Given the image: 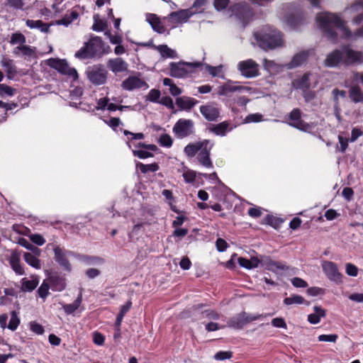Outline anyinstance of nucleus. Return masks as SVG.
Segmentation results:
<instances>
[{"mask_svg": "<svg viewBox=\"0 0 363 363\" xmlns=\"http://www.w3.org/2000/svg\"><path fill=\"white\" fill-rule=\"evenodd\" d=\"M317 21L319 27L325 33L327 38L334 43L337 42L335 28L340 29L345 38L356 39L357 37H363V27L352 34L344 26V22L335 14L330 13H320L317 16Z\"/></svg>", "mask_w": 363, "mask_h": 363, "instance_id": "1", "label": "nucleus"}, {"mask_svg": "<svg viewBox=\"0 0 363 363\" xmlns=\"http://www.w3.org/2000/svg\"><path fill=\"white\" fill-rule=\"evenodd\" d=\"M238 262L240 267L247 269L257 268L260 264L281 277L286 275L288 272V268L281 263L272 261L269 258L259 259L257 257H252L250 259H247L244 257H238Z\"/></svg>", "mask_w": 363, "mask_h": 363, "instance_id": "2", "label": "nucleus"}, {"mask_svg": "<svg viewBox=\"0 0 363 363\" xmlns=\"http://www.w3.org/2000/svg\"><path fill=\"white\" fill-rule=\"evenodd\" d=\"M255 38L259 46L265 50L281 47L284 44L282 34L279 30L270 28L255 33Z\"/></svg>", "mask_w": 363, "mask_h": 363, "instance_id": "3", "label": "nucleus"}, {"mask_svg": "<svg viewBox=\"0 0 363 363\" xmlns=\"http://www.w3.org/2000/svg\"><path fill=\"white\" fill-rule=\"evenodd\" d=\"M65 279L57 273H49L41 286L39 287L38 295H48L49 289L54 291H61L65 288Z\"/></svg>", "mask_w": 363, "mask_h": 363, "instance_id": "4", "label": "nucleus"}, {"mask_svg": "<svg viewBox=\"0 0 363 363\" xmlns=\"http://www.w3.org/2000/svg\"><path fill=\"white\" fill-rule=\"evenodd\" d=\"M103 48V43L99 37H93L84 46L75 53V57L80 59H87L94 57Z\"/></svg>", "mask_w": 363, "mask_h": 363, "instance_id": "5", "label": "nucleus"}, {"mask_svg": "<svg viewBox=\"0 0 363 363\" xmlns=\"http://www.w3.org/2000/svg\"><path fill=\"white\" fill-rule=\"evenodd\" d=\"M201 65V62H171L169 74L174 78H184L193 72V69Z\"/></svg>", "mask_w": 363, "mask_h": 363, "instance_id": "6", "label": "nucleus"}, {"mask_svg": "<svg viewBox=\"0 0 363 363\" xmlns=\"http://www.w3.org/2000/svg\"><path fill=\"white\" fill-rule=\"evenodd\" d=\"M48 65L50 67L57 70L60 73L72 78L73 80L78 79L77 70L74 68L69 67L65 60L50 58L48 60Z\"/></svg>", "mask_w": 363, "mask_h": 363, "instance_id": "7", "label": "nucleus"}, {"mask_svg": "<svg viewBox=\"0 0 363 363\" xmlns=\"http://www.w3.org/2000/svg\"><path fill=\"white\" fill-rule=\"evenodd\" d=\"M259 65L252 59L238 62V69L240 74L247 79L254 78L259 74Z\"/></svg>", "mask_w": 363, "mask_h": 363, "instance_id": "8", "label": "nucleus"}, {"mask_svg": "<svg viewBox=\"0 0 363 363\" xmlns=\"http://www.w3.org/2000/svg\"><path fill=\"white\" fill-rule=\"evenodd\" d=\"M86 74L90 82L96 85H101L106 82L108 72L103 65H98L89 67Z\"/></svg>", "mask_w": 363, "mask_h": 363, "instance_id": "9", "label": "nucleus"}, {"mask_svg": "<svg viewBox=\"0 0 363 363\" xmlns=\"http://www.w3.org/2000/svg\"><path fill=\"white\" fill-rule=\"evenodd\" d=\"M194 123L191 119L180 118L173 127V132L179 138H186L194 133Z\"/></svg>", "mask_w": 363, "mask_h": 363, "instance_id": "10", "label": "nucleus"}, {"mask_svg": "<svg viewBox=\"0 0 363 363\" xmlns=\"http://www.w3.org/2000/svg\"><path fill=\"white\" fill-rule=\"evenodd\" d=\"M261 315H253L246 313L245 312H242L230 318L228 323L231 328L235 329H241L248 323L259 319Z\"/></svg>", "mask_w": 363, "mask_h": 363, "instance_id": "11", "label": "nucleus"}, {"mask_svg": "<svg viewBox=\"0 0 363 363\" xmlns=\"http://www.w3.org/2000/svg\"><path fill=\"white\" fill-rule=\"evenodd\" d=\"M214 143L209 140H204V145L197 155V160L206 168H212L213 162L210 158V152Z\"/></svg>", "mask_w": 363, "mask_h": 363, "instance_id": "12", "label": "nucleus"}, {"mask_svg": "<svg viewBox=\"0 0 363 363\" xmlns=\"http://www.w3.org/2000/svg\"><path fill=\"white\" fill-rule=\"evenodd\" d=\"M201 115L208 121H216L220 118V110L215 103H208L199 108Z\"/></svg>", "mask_w": 363, "mask_h": 363, "instance_id": "13", "label": "nucleus"}, {"mask_svg": "<svg viewBox=\"0 0 363 363\" xmlns=\"http://www.w3.org/2000/svg\"><path fill=\"white\" fill-rule=\"evenodd\" d=\"M323 270L326 277L333 281L340 283L342 281V274L339 272L335 263L330 261H324L322 263Z\"/></svg>", "mask_w": 363, "mask_h": 363, "instance_id": "14", "label": "nucleus"}, {"mask_svg": "<svg viewBox=\"0 0 363 363\" xmlns=\"http://www.w3.org/2000/svg\"><path fill=\"white\" fill-rule=\"evenodd\" d=\"M344 65L350 66L354 64L363 63V52L352 50L349 47L343 48Z\"/></svg>", "mask_w": 363, "mask_h": 363, "instance_id": "15", "label": "nucleus"}, {"mask_svg": "<svg viewBox=\"0 0 363 363\" xmlns=\"http://www.w3.org/2000/svg\"><path fill=\"white\" fill-rule=\"evenodd\" d=\"M251 88L249 86H245L240 84V82L229 80L224 84L220 86L219 94L227 95L230 92L235 91H250Z\"/></svg>", "mask_w": 363, "mask_h": 363, "instance_id": "16", "label": "nucleus"}, {"mask_svg": "<svg viewBox=\"0 0 363 363\" xmlns=\"http://www.w3.org/2000/svg\"><path fill=\"white\" fill-rule=\"evenodd\" d=\"M341 64L344 65L343 49L342 50H335L330 52L324 61V65L328 67H337Z\"/></svg>", "mask_w": 363, "mask_h": 363, "instance_id": "17", "label": "nucleus"}, {"mask_svg": "<svg viewBox=\"0 0 363 363\" xmlns=\"http://www.w3.org/2000/svg\"><path fill=\"white\" fill-rule=\"evenodd\" d=\"M192 13H193L189 10H180L179 11L172 12L166 18L172 23V26H174L177 24L186 22Z\"/></svg>", "mask_w": 363, "mask_h": 363, "instance_id": "18", "label": "nucleus"}, {"mask_svg": "<svg viewBox=\"0 0 363 363\" xmlns=\"http://www.w3.org/2000/svg\"><path fill=\"white\" fill-rule=\"evenodd\" d=\"M55 259L67 271L71 270V265L67 260V256L72 255L73 253L70 251H63L59 247H56L54 249Z\"/></svg>", "mask_w": 363, "mask_h": 363, "instance_id": "19", "label": "nucleus"}, {"mask_svg": "<svg viewBox=\"0 0 363 363\" xmlns=\"http://www.w3.org/2000/svg\"><path fill=\"white\" fill-rule=\"evenodd\" d=\"M108 68L113 73H119L126 72L128 65L121 57H116L109 59L107 62Z\"/></svg>", "mask_w": 363, "mask_h": 363, "instance_id": "20", "label": "nucleus"}, {"mask_svg": "<svg viewBox=\"0 0 363 363\" xmlns=\"http://www.w3.org/2000/svg\"><path fill=\"white\" fill-rule=\"evenodd\" d=\"M121 86L123 89L132 91L143 86L147 87L145 82L137 77H129L122 82Z\"/></svg>", "mask_w": 363, "mask_h": 363, "instance_id": "21", "label": "nucleus"}, {"mask_svg": "<svg viewBox=\"0 0 363 363\" xmlns=\"http://www.w3.org/2000/svg\"><path fill=\"white\" fill-rule=\"evenodd\" d=\"M233 11L235 12V15L239 18L242 19L244 23L252 16V11L246 4H238L235 5Z\"/></svg>", "mask_w": 363, "mask_h": 363, "instance_id": "22", "label": "nucleus"}, {"mask_svg": "<svg viewBox=\"0 0 363 363\" xmlns=\"http://www.w3.org/2000/svg\"><path fill=\"white\" fill-rule=\"evenodd\" d=\"M26 25L30 29H38L43 33L50 32L51 24L43 22L41 20H30L26 21Z\"/></svg>", "mask_w": 363, "mask_h": 363, "instance_id": "23", "label": "nucleus"}, {"mask_svg": "<svg viewBox=\"0 0 363 363\" xmlns=\"http://www.w3.org/2000/svg\"><path fill=\"white\" fill-rule=\"evenodd\" d=\"M198 101L189 96H181L176 99V104L181 109L190 111Z\"/></svg>", "mask_w": 363, "mask_h": 363, "instance_id": "24", "label": "nucleus"}, {"mask_svg": "<svg viewBox=\"0 0 363 363\" xmlns=\"http://www.w3.org/2000/svg\"><path fill=\"white\" fill-rule=\"evenodd\" d=\"M146 21L150 24L155 31L159 33H163L165 31L164 27L162 25L159 17L156 14L147 13Z\"/></svg>", "mask_w": 363, "mask_h": 363, "instance_id": "25", "label": "nucleus"}, {"mask_svg": "<svg viewBox=\"0 0 363 363\" xmlns=\"http://www.w3.org/2000/svg\"><path fill=\"white\" fill-rule=\"evenodd\" d=\"M152 48L157 50L163 59H174L178 57L177 52L169 48L167 45H152Z\"/></svg>", "mask_w": 363, "mask_h": 363, "instance_id": "26", "label": "nucleus"}, {"mask_svg": "<svg viewBox=\"0 0 363 363\" xmlns=\"http://www.w3.org/2000/svg\"><path fill=\"white\" fill-rule=\"evenodd\" d=\"M325 316V311L320 306H314L313 313L308 315V320L311 324H317L320 321L321 318Z\"/></svg>", "mask_w": 363, "mask_h": 363, "instance_id": "27", "label": "nucleus"}, {"mask_svg": "<svg viewBox=\"0 0 363 363\" xmlns=\"http://www.w3.org/2000/svg\"><path fill=\"white\" fill-rule=\"evenodd\" d=\"M203 145L204 140L195 143H189L184 147V152L187 157H193L196 155V153H199Z\"/></svg>", "mask_w": 363, "mask_h": 363, "instance_id": "28", "label": "nucleus"}, {"mask_svg": "<svg viewBox=\"0 0 363 363\" xmlns=\"http://www.w3.org/2000/svg\"><path fill=\"white\" fill-rule=\"evenodd\" d=\"M350 99L354 103H363V91L357 85L352 86L348 91Z\"/></svg>", "mask_w": 363, "mask_h": 363, "instance_id": "29", "label": "nucleus"}, {"mask_svg": "<svg viewBox=\"0 0 363 363\" xmlns=\"http://www.w3.org/2000/svg\"><path fill=\"white\" fill-rule=\"evenodd\" d=\"M82 296H77L76 300L72 303H60L67 315L72 314L79 308L82 302Z\"/></svg>", "mask_w": 363, "mask_h": 363, "instance_id": "30", "label": "nucleus"}, {"mask_svg": "<svg viewBox=\"0 0 363 363\" xmlns=\"http://www.w3.org/2000/svg\"><path fill=\"white\" fill-rule=\"evenodd\" d=\"M13 52L16 55H22L26 57H32L35 54V48L26 45H19L13 49Z\"/></svg>", "mask_w": 363, "mask_h": 363, "instance_id": "31", "label": "nucleus"}, {"mask_svg": "<svg viewBox=\"0 0 363 363\" xmlns=\"http://www.w3.org/2000/svg\"><path fill=\"white\" fill-rule=\"evenodd\" d=\"M1 63L2 67L5 69V71L7 72L9 78H13L16 74L17 69L12 60L4 58Z\"/></svg>", "mask_w": 363, "mask_h": 363, "instance_id": "32", "label": "nucleus"}, {"mask_svg": "<svg viewBox=\"0 0 363 363\" xmlns=\"http://www.w3.org/2000/svg\"><path fill=\"white\" fill-rule=\"evenodd\" d=\"M38 279L36 277H31V279H23L21 289L24 292H31L38 284Z\"/></svg>", "mask_w": 363, "mask_h": 363, "instance_id": "33", "label": "nucleus"}, {"mask_svg": "<svg viewBox=\"0 0 363 363\" xmlns=\"http://www.w3.org/2000/svg\"><path fill=\"white\" fill-rule=\"evenodd\" d=\"M9 263L12 269L16 274L19 275H22L24 274L23 269L20 264L19 256L16 253H13L11 255V257L9 259Z\"/></svg>", "mask_w": 363, "mask_h": 363, "instance_id": "34", "label": "nucleus"}, {"mask_svg": "<svg viewBox=\"0 0 363 363\" xmlns=\"http://www.w3.org/2000/svg\"><path fill=\"white\" fill-rule=\"evenodd\" d=\"M229 128V123L227 121L213 125L210 130L217 135L224 136Z\"/></svg>", "mask_w": 363, "mask_h": 363, "instance_id": "35", "label": "nucleus"}, {"mask_svg": "<svg viewBox=\"0 0 363 363\" xmlns=\"http://www.w3.org/2000/svg\"><path fill=\"white\" fill-rule=\"evenodd\" d=\"M78 16L79 14L77 11H72L71 12L67 13L62 19L57 21V23L58 25L68 26L73 21L77 19L78 18Z\"/></svg>", "mask_w": 363, "mask_h": 363, "instance_id": "36", "label": "nucleus"}, {"mask_svg": "<svg viewBox=\"0 0 363 363\" xmlns=\"http://www.w3.org/2000/svg\"><path fill=\"white\" fill-rule=\"evenodd\" d=\"M352 12L362 11L361 13L357 15L354 18V21L356 23H359L363 21V1H359L352 5L349 9Z\"/></svg>", "mask_w": 363, "mask_h": 363, "instance_id": "37", "label": "nucleus"}, {"mask_svg": "<svg viewBox=\"0 0 363 363\" xmlns=\"http://www.w3.org/2000/svg\"><path fill=\"white\" fill-rule=\"evenodd\" d=\"M24 259L29 265L32 266L35 269L40 268V263L39 259L33 255L29 252L24 253Z\"/></svg>", "mask_w": 363, "mask_h": 363, "instance_id": "38", "label": "nucleus"}, {"mask_svg": "<svg viewBox=\"0 0 363 363\" xmlns=\"http://www.w3.org/2000/svg\"><path fill=\"white\" fill-rule=\"evenodd\" d=\"M19 324L20 319L18 317L16 312L15 311H13L11 313V319L8 325V328L12 331H14L17 329Z\"/></svg>", "mask_w": 363, "mask_h": 363, "instance_id": "39", "label": "nucleus"}, {"mask_svg": "<svg viewBox=\"0 0 363 363\" xmlns=\"http://www.w3.org/2000/svg\"><path fill=\"white\" fill-rule=\"evenodd\" d=\"M196 173L195 171L184 167L183 177L186 183H192L195 181Z\"/></svg>", "mask_w": 363, "mask_h": 363, "instance_id": "40", "label": "nucleus"}, {"mask_svg": "<svg viewBox=\"0 0 363 363\" xmlns=\"http://www.w3.org/2000/svg\"><path fill=\"white\" fill-rule=\"evenodd\" d=\"M26 42V38L21 33H14L11 36L10 43L12 45L21 44V45H23Z\"/></svg>", "mask_w": 363, "mask_h": 363, "instance_id": "41", "label": "nucleus"}, {"mask_svg": "<svg viewBox=\"0 0 363 363\" xmlns=\"http://www.w3.org/2000/svg\"><path fill=\"white\" fill-rule=\"evenodd\" d=\"M94 23L92 26V29L95 31H102L106 28V23L99 18L98 16H94Z\"/></svg>", "mask_w": 363, "mask_h": 363, "instance_id": "42", "label": "nucleus"}, {"mask_svg": "<svg viewBox=\"0 0 363 363\" xmlns=\"http://www.w3.org/2000/svg\"><path fill=\"white\" fill-rule=\"evenodd\" d=\"M311 125L300 119V111L296 109V128L303 131H308L311 129Z\"/></svg>", "mask_w": 363, "mask_h": 363, "instance_id": "43", "label": "nucleus"}, {"mask_svg": "<svg viewBox=\"0 0 363 363\" xmlns=\"http://www.w3.org/2000/svg\"><path fill=\"white\" fill-rule=\"evenodd\" d=\"M18 244L28 250L33 251L37 255L40 254V250L35 247L33 244H31L28 240L25 238H20L18 240Z\"/></svg>", "mask_w": 363, "mask_h": 363, "instance_id": "44", "label": "nucleus"}, {"mask_svg": "<svg viewBox=\"0 0 363 363\" xmlns=\"http://www.w3.org/2000/svg\"><path fill=\"white\" fill-rule=\"evenodd\" d=\"M139 168L140 171L143 173H147L148 172H156L159 169V166L156 163L149 164H144L143 163H140L138 164Z\"/></svg>", "mask_w": 363, "mask_h": 363, "instance_id": "45", "label": "nucleus"}, {"mask_svg": "<svg viewBox=\"0 0 363 363\" xmlns=\"http://www.w3.org/2000/svg\"><path fill=\"white\" fill-rule=\"evenodd\" d=\"M16 92V89L4 84H0V96H13Z\"/></svg>", "mask_w": 363, "mask_h": 363, "instance_id": "46", "label": "nucleus"}, {"mask_svg": "<svg viewBox=\"0 0 363 363\" xmlns=\"http://www.w3.org/2000/svg\"><path fill=\"white\" fill-rule=\"evenodd\" d=\"M309 78H310V74L306 73V74H303V76L302 77V78L301 79V80L298 82V88L302 90L309 89L310 86H311Z\"/></svg>", "mask_w": 363, "mask_h": 363, "instance_id": "47", "label": "nucleus"}, {"mask_svg": "<svg viewBox=\"0 0 363 363\" xmlns=\"http://www.w3.org/2000/svg\"><path fill=\"white\" fill-rule=\"evenodd\" d=\"M267 223L274 228H278L282 223V220L273 216H267L265 218Z\"/></svg>", "mask_w": 363, "mask_h": 363, "instance_id": "48", "label": "nucleus"}, {"mask_svg": "<svg viewBox=\"0 0 363 363\" xmlns=\"http://www.w3.org/2000/svg\"><path fill=\"white\" fill-rule=\"evenodd\" d=\"M160 145L165 147H170L172 145V138L167 134H163L159 139Z\"/></svg>", "mask_w": 363, "mask_h": 363, "instance_id": "49", "label": "nucleus"}, {"mask_svg": "<svg viewBox=\"0 0 363 363\" xmlns=\"http://www.w3.org/2000/svg\"><path fill=\"white\" fill-rule=\"evenodd\" d=\"M160 97V91L157 89H151L147 96V100L152 102H157L159 103V99Z\"/></svg>", "mask_w": 363, "mask_h": 363, "instance_id": "50", "label": "nucleus"}, {"mask_svg": "<svg viewBox=\"0 0 363 363\" xmlns=\"http://www.w3.org/2000/svg\"><path fill=\"white\" fill-rule=\"evenodd\" d=\"M282 18L286 23L290 26H294L295 23V16L293 9H291L290 13L284 12L283 13Z\"/></svg>", "mask_w": 363, "mask_h": 363, "instance_id": "51", "label": "nucleus"}, {"mask_svg": "<svg viewBox=\"0 0 363 363\" xmlns=\"http://www.w3.org/2000/svg\"><path fill=\"white\" fill-rule=\"evenodd\" d=\"M30 329L37 335H43L45 332L43 326L35 321L30 323Z\"/></svg>", "mask_w": 363, "mask_h": 363, "instance_id": "52", "label": "nucleus"}, {"mask_svg": "<svg viewBox=\"0 0 363 363\" xmlns=\"http://www.w3.org/2000/svg\"><path fill=\"white\" fill-rule=\"evenodd\" d=\"M310 54V50L301 51L296 54V66L306 61Z\"/></svg>", "mask_w": 363, "mask_h": 363, "instance_id": "53", "label": "nucleus"}, {"mask_svg": "<svg viewBox=\"0 0 363 363\" xmlns=\"http://www.w3.org/2000/svg\"><path fill=\"white\" fill-rule=\"evenodd\" d=\"M6 5L15 9H23L24 3L23 0H6Z\"/></svg>", "mask_w": 363, "mask_h": 363, "instance_id": "54", "label": "nucleus"}, {"mask_svg": "<svg viewBox=\"0 0 363 363\" xmlns=\"http://www.w3.org/2000/svg\"><path fill=\"white\" fill-rule=\"evenodd\" d=\"M233 357V352L230 351H219L218 352L214 358L216 360L223 361L225 359H230Z\"/></svg>", "mask_w": 363, "mask_h": 363, "instance_id": "55", "label": "nucleus"}, {"mask_svg": "<svg viewBox=\"0 0 363 363\" xmlns=\"http://www.w3.org/2000/svg\"><path fill=\"white\" fill-rule=\"evenodd\" d=\"M338 336L336 334L330 335H320L318 337V340L320 342H335L337 340Z\"/></svg>", "mask_w": 363, "mask_h": 363, "instance_id": "56", "label": "nucleus"}, {"mask_svg": "<svg viewBox=\"0 0 363 363\" xmlns=\"http://www.w3.org/2000/svg\"><path fill=\"white\" fill-rule=\"evenodd\" d=\"M262 115L260 113H252L246 116L245 121L246 123H257L262 121Z\"/></svg>", "mask_w": 363, "mask_h": 363, "instance_id": "57", "label": "nucleus"}, {"mask_svg": "<svg viewBox=\"0 0 363 363\" xmlns=\"http://www.w3.org/2000/svg\"><path fill=\"white\" fill-rule=\"evenodd\" d=\"M105 341V337L101 333L95 331L93 333V342L97 345H103Z\"/></svg>", "mask_w": 363, "mask_h": 363, "instance_id": "58", "label": "nucleus"}, {"mask_svg": "<svg viewBox=\"0 0 363 363\" xmlns=\"http://www.w3.org/2000/svg\"><path fill=\"white\" fill-rule=\"evenodd\" d=\"M345 270H346V273L349 276H352V277H356L357 275V273H358L357 267L355 265H354L353 264H351V263L346 264V265H345Z\"/></svg>", "mask_w": 363, "mask_h": 363, "instance_id": "59", "label": "nucleus"}, {"mask_svg": "<svg viewBox=\"0 0 363 363\" xmlns=\"http://www.w3.org/2000/svg\"><path fill=\"white\" fill-rule=\"evenodd\" d=\"M160 104L165 106L169 109L173 110L174 108V104L173 102V100L169 96H164L161 99V100L159 101Z\"/></svg>", "mask_w": 363, "mask_h": 363, "instance_id": "60", "label": "nucleus"}, {"mask_svg": "<svg viewBox=\"0 0 363 363\" xmlns=\"http://www.w3.org/2000/svg\"><path fill=\"white\" fill-rule=\"evenodd\" d=\"M133 153L134 156L138 157L140 159H145L153 156V155L151 152L143 150H133Z\"/></svg>", "mask_w": 363, "mask_h": 363, "instance_id": "61", "label": "nucleus"}, {"mask_svg": "<svg viewBox=\"0 0 363 363\" xmlns=\"http://www.w3.org/2000/svg\"><path fill=\"white\" fill-rule=\"evenodd\" d=\"M106 35L108 37V39L111 43L114 45L121 44L123 39L121 35H112L111 33H106Z\"/></svg>", "mask_w": 363, "mask_h": 363, "instance_id": "62", "label": "nucleus"}, {"mask_svg": "<svg viewBox=\"0 0 363 363\" xmlns=\"http://www.w3.org/2000/svg\"><path fill=\"white\" fill-rule=\"evenodd\" d=\"M228 0H215L214 6L218 11L225 9L228 5Z\"/></svg>", "mask_w": 363, "mask_h": 363, "instance_id": "63", "label": "nucleus"}, {"mask_svg": "<svg viewBox=\"0 0 363 363\" xmlns=\"http://www.w3.org/2000/svg\"><path fill=\"white\" fill-rule=\"evenodd\" d=\"M216 247L219 252H224L228 247V243L222 238H218L216 240Z\"/></svg>", "mask_w": 363, "mask_h": 363, "instance_id": "64", "label": "nucleus"}]
</instances>
